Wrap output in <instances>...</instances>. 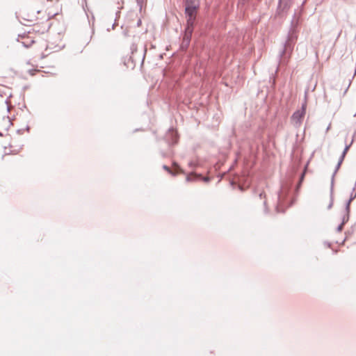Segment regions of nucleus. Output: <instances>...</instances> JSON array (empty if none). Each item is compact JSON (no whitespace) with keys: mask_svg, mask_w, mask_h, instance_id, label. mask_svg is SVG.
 Masks as SVG:
<instances>
[{"mask_svg":"<svg viewBox=\"0 0 356 356\" xmlns=\"http://www.w3.org/2000/svg\"><path fill=\"white\" fill-rule=\"evenodd\" d=\"M26 20H27V21H29V22H33V20H32V19H27Z\"/></svg>","mask_w":356,"mask_h":356,"instance_id":"9d476101","label":"nucleus"},{"mask_svg":"<svg viewBox=\"0 0 356 356\" xmlns=\"http://www.w3.org/2000/svg\"><path fill=\"white\" fill-rule=\"evenodd\" d=\"M22 149V147H20L18 150L15 151V150H13L12 151L13 154H17L20 150Z\"/></svg>","mask_w":356,"mask_h":356,"instance_id":"0eeeda50","label":"nucleus"},{"mask_svg":"<svg viewBox=\"0 0 356 356\" xmlns=\"http://www.w3.org/2000/svg\"><path fill=\"white\" fill-rule=\"evenodd\" d=\"M193 27L194 24L186 23V27L183 37V44H186V46L188 45L193 32Z\"/></svg>","mask_w":356,"mask_h":356,"instance_id":"7ed1b4c3","label":"nucleus"},{"mask_svg":"<svg viewBox=\"0 0 356 356\" xmlns=\"http://www.w3.org/2000/svg\"><path fill=\"white\" fill-rule=\"evenodd\" d=\"M332 197L330 196V202L328 204L327 208L330 209L332 207Z\"/></svg>","mask_w":356,"mask_h":356,"instance_id":"423d86ee","label":"nucleus"},{"mask_svg":"<svg viewBox=\"0 0 356 356\" xmlns=\"http://www.w3.org/2000/svg\"><path fill=\"white\" fill-rule=\"evenodd\" d=\"M305 170L304 171V172L302 174V176H301V178H300V181H302L303 178H304V176H305Z\"/></svg>","mask_w":356,"mask_h":356,"instance_id":"1a4fd4ad","label":"nucleus"},{"mask_svg":"<svg viewBox=\"0 0 356 356\" xmlns=\"http://www.w3.org/2000/svg\"><path fill=\"white\" fill-rule=\"evenodd\" d=\"M306 109H307V103H304L302 105V107L300 109L297 110L296 112L293 113L291 118V122L292 124L296 127H300L302 120L305 118V113H306Z\"/></svg>","mask_w":356,"mask_h":356,"instance_id":"f03ea898","label":"nucleus"},{"mask_svg":"<svg viewBox=\"0 0 356 356\" xmlns=\"http://www.w3.org/2000/svg\"><path fill=\"white\" fill-rule=\"evenodd\" d=\"M343 225H344V222H342L337 227V231L338 232H341L343 229Z\"/></svg>","mask_w":356,"mask_h":356,"instance_id":"39448f33","label":"nucleus"},{"mask_svg":"<svg viewBox=\"0 0 356 356\" xmlns=\"http://www.w3.org/2000/svg\"><path fill=\"white\" fill-rule=\"evenodd\" d=\"M348 149V147H346L345 148V149H344V151H343V156H344V155L346 154V152H347Z\"/></svg>","mask_w":356,"mask_h":356,"instance_id":"6e6552de","label":"nucleus"},{"mask_svg":"<svg viewBox=\"0 0 356 356\" xmlns=\"http://www.w3.org/2000/svg\"><path fill=\"white\" fill-rule=\"evenodd\" d=\"M23 71L25 74H28L31 76H34L37 72H40L37 67H31L29 63H26L23 66Z\"/></svg>","mask_w":356,"mask_h":356,"instance_id":"20e7f679","label":"nucleus"},{"mask_svg":"<svg viewBox=\"0 0 356 356\" xmlns=\"http://www.w3.org/2000/svg\"><path fill=\"white\" fill-rule=\"evenodd\" d=\"M138 1H139V0H137Z\"/></svg>","mask_w":356,"mask_h":356,"instance_id":"9b49d317","label":"nucleus"},{"mask_svg":"<svg viewBox=\"0 0 356 356\" xmlns=\"http://www.w3.org/2000/svg\"><path fill=\"white\" fill-rule=\"evenodd\" d=\"M199 6L200 3L198 0H186L185 14L187 24H195Z\"/></svg>","mask_w":356,"mask_h":356,"instance_id":"f257e3e1","label":"nucleus"}]
</instances>
